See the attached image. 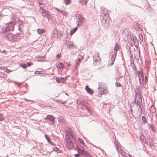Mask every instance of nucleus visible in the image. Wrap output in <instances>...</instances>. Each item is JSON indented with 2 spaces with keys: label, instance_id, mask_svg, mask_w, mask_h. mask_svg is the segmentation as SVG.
Masks as SVG:
<instances>
[{
  "label": "nucleus",
  "instance_id": "obj_1",
  "mask_svg": "<svg viewBox=\"0 0 157 157\" xmlns=\"http://www.w3.org/2000/svg\"><path fill=\"white\" fill-rule=\"evenodd\" d=\"M77 104L78 105V107L80 108L82 107V106H84L88 112V113L90 114H91V111H90V109L87 105L86 101L85 100L82 99L80 100L77 101Z\"/></svg>",
  "mask_w": 157,
  "mask_h": 157
},
{
  "label": "nucleus",
  "instance_id": "obj_2",
  "mask_svg": "<svg viewBox=\"0 0 157 157\" xmlns=\"http://www.w3.org/2000/svg\"><path fill=\"white\" fill-rule=\"evenodd\" d=\"M142 104L140 105V104H135V105H133L134 111L136 113L137 117L140 116L142 114Z\"/></svg>",
  "mask_w": 157,
  "mask_h": 157
},
{
  "label": "nucleus",
  "instance_id": "obj_3",
  "mask_svg": "<svg viewBox=\"0 0 157 157\" xmlns=\"http://www.w3.org/2000/svg\"><path fill=\"white\" fill-rule=\"evenodd\" d=\"M77 26H81L85 21V19L81 14H77L75 15Z\"/></svg>",
  "mask_w": 157,
  "mask_h": 157
},
{
  "label": "nucleus",
  "instance_id": "obj_4",
  "mask_svg": "<svg viewBox=\"0 0 157 157\" xmlns=\"http://www.w3.org/2000/svg\"><path fill=\"white\" fill-rule=\"evenodd\" d=\"M135 104H142V99L140 91L136 92L135 98L134 100Z\"/></svg>",
  "mask_w": 157,
  "mask_h": 157
},
{
  "label": "nucleus",
  "instance_id": "obj_5",
  "mask_svg": "<svg viewBox=\"0 0 157 157\" xmlns=\"http://www.w3.org/2000/svg\"><path fill=\"white\" fill-rule=\"evenodd\" d=\"M53 33L52 34V37L56 38H59L62 36V33L61 31H59L57 29H53Z\"/></svg>",
  "mask_w": 157,
  "mask_h": 157
},
{
  "label": "nucleus",
  "instance_id": "obj_6",
  "mask_svg": "<svg viewBox=\"0 0 157 157\" xmlns=\"http://www.w3.org/2000/svg\"><path fill=\"white\" fill-rule=\"evenodd\" d=\"M117 54L114 53L113 51H112L110 52V55L109 56V58L110 59V61H109V64H110V65H112L115 60Z\"/></svg>",
  "mask_w": 157,
  "mask_h": 157
},
{
  "label": "nucleus",
  "instance_id": "obj_7",
  "mask_svg": "<svg viewBox=\"0 0 157 157\" xmlns=\"http://www.w3.org/2000/svg\"><path fill=\"white\" fill-rule=\"evenodd\" d=\"M108 12L109 11L106 8H102L100 12L101 17H109V15L108 14Z\"/></svg>",
  "mask_w": 157,
  "mask_h": 157
},
{
  "label": "nucleus",
  "instance_id": "obj_8",
  "mask_svg": "<svg viewBox=\"0 0 157 157\" xmlns=\"http://www.w3.org/2000/svg\"><path fill=\"white\" fill-rule=\"evenodd\" d=\"M116 148L117 152L119 153H121L122 156L124 157L125 156H126V155L125 154L124 152L122 150L118 142L116 144Z\"/></svg>",
  "mask_w": 157,
  "mask_h": 157
},
{
  "label": "nucleus",
  "instance_id": "obj_9",
  "mask_svg": "<svg viewBox=\"0 0 157 157\" xmlns=\"http://www.w3.org/2000/svg\"><path fill=\"white\" fill-rule=\"evenodd\" d=\"M55 118L52 115H48L44 118L46 120H49L52 122V124H53L55 123Z\"/></svg>",
  "mask_w": 157,
  "mask_h": 157
},
{
  "label": "nucleus",
  "instance_id": "obj_10",
  "mask_svg": "<svg viewBox=\"0 0 157 157\" xmlns=\"http://www.w3.org/2000/svg\"><path fill=\"white\" fill-rule=\"evenodd\" d=\"M131 40L134 43L135 46L137 47L139 44V40H137L136 36L132 35L131 36Z\"/></svg>",
  "mask_w": 157,
  "mask_h": 157
},
{
  "label": "nucleus",
  "instance_id": "obj_11",
  "mask_svg": "<svg viewBox=\"0 0 157 157\" xmlns=\"http://www.w3.org/2000/svg\"><path fill=\"white\" fill-rule=\"evenodd\" d=\"M138 77L140 83L141 84L144 81V75L143 72H139Z\"/></svg>",
  "mask_w": 157,
  "mask_h": 157
},
{
  "label": "nucleus",
  "instance_id": "obj_12",
  "mask_svg": "<svg viewBox=\"0 0 157 157\" xmlns=\"http://www.w3.org/2000/svg\"><path fill=\"white\" fill-rule=\"evenodd\" d=\"M76 149L78 151V153L83 154L84 155V151H85L83 150V147L81 146H80L79 147H78L77 145Z\"/></svg>",
  "mask_w": 157,
  "mask_h": 157
},
{
  "label": "nucleus",
  "instance_id": "obj_13",
  "mask_svg": "<svg viewBox=\"0 0 157 157\" xmlns=\"http://www.w3.org/2000/svg\"><path fill=\"white\" fill-rule=\"evenodd\" d=\"M40 12H41L42 15L44 17H46L49 13L48 11L43 9L40 8Z\"/></svg>",
  "mask_w": 157,
  "mask_h": 157
},
{
  "label": "nucleus",
  "instance_id": "obj_14",
  "mask_svg": "<svg viewBox=\"0 0 157 157\" xmlns=\"http://www.w3.org/2000/svg\"><path fill=\"white\" fill-rule=\"evenodd\" d=\"M65 138L66 141L65 145L67 148L69 149V132L67 131L66 132Z\"/></svg>",
  "mask_w": 157,
  "mask_h": 157
},
{
  "label": "nucleus",
  "instance_id": "obj_15",
  "mask_svg": "<svg viewBox=\"0 0 157 157\" xmlns=\"http://www.w3.org/2000/svg\"><path fill=\"white\" fill-rule=\"evenodd\" d=\"M13 35L10 33L8 34L7 36H5L6 39L10 41L13 42Z\"/></svg>",
  "mask_w": 157,
  "mask_h": 157
},
{
  "label": "nucleus",
  "instance_id": "obj_16",
  "mask_svg": "<svg viewBox=\"0 0 157 157\" xmlns=\"http://www.w3.org/2000/svg\"><path fill=\"white\" fill-rule=\"evenodd\" d=\"M11 30V29H10V28L7 27L6 28L2 29L1 32V33L2 34L6 33L9 31H10Z\"/></svg>",
  "mask_w": 157,
  "mask_h": 157
},
{
  "label": "nucleus",
  "instance_id": "obj_17",
  "mask_svg": "<svg viewBox=\"0 0 157 157\" xmlns=\"http://www.w3.org/2000/svg\"><path fill=\"white\" fill-rule=\"evenodd\" d=\"M68 38V35H67V34L65 35V37H64V39H63V41L64 43V44H66V45L68 47L69 46V40H67Z\"/></svg>",
  "mask_w": 157,
  "mask_h": 157
},
{
  "label": "nucleus",
  "instance_id": "obj_18",
  "mask_svg": "<svg viewBox=\"0 0 157 157\" xmlns=\"http://www.w3.org/2000/svg\"><path fill=\"white\" fill-rule=\"evenodd\" d=\"M13 42H15L17 40L20 38V34L19 33L13 35Z\"/></svg>",
  "mask_w": 157,
  "mask_h": 157
},
{
  "label": "nucleus",
  "instance_id": "obj_19",
  "mask_svg": "<svg viewBox=\"0 0 157 157\" xmlns=\"http://www.w3.org/2000/svg\"><path fill=\"white\" fill-rule=\"evenodd\" d=\"M16 23L14 21H11L10 22L7 23L6 26L10 28L11 27H12L14 25H15Z\"/></svg>",
  "mask_w": 157,
  "mask_h": 157
},
{
  "label": "nucleus",
  "instance_id": "obj_20",
  "mask_svg": "<svg viewBox=\"0 0 157 157\" xmlns=\"http://www.w3.org/2000/svg\"><path fill=\"white\" fill-rule=\"evenodd\" d=\"M45 137L46 139L47 140L48 143L51 144L52 145L55 146V145L53 142H52L50 139L49 136L47 135H45Z\"/></svg>",
  "mask_w": 157,
  "mask_h": 157
},
{
  "label": "nucleus",
  "instance_id": "obj_21",
  "mask_svg": "<svg viewBox=\"0 0 157 157\" xmlns=\"http://www.w3.org/2000/svg\"><path fill=\"white\" fill-rule=\"evenodd\" d=\"M85 89L86 91L90 94H92L93 93V91L90 89L87 85L86 86Z\"/></svg>",
  "mask_w": 157,
  "mask_h": 157
},
{
  "label": "nucleus",
  "instance_id": "obj_22",
  "mask_svg": "<svg viewBox=\"0 0 157 157\" xmlns=\"http://www.w3.org/2000/svg\"><path fill=\"white\" fill-rule=\"evenodd\" d=\"M108 17H109L106 16L101 17V19L102 23L103 24H105L106 23L107 21V18Z\"/></svg>",
  "mask_w": 157,
  "mask_h": 157
},
{
  "label": "nucleus",
  "instance_id": "obj_23",
  "mask_svg": "<svg viewBox=\"0 0 157 157\" xmlns=\"http://www.w3.org/2000/svg\"><path fill=\"white\" fill-rule=\"evenodd\" d=\"M119 49V46L118 44L116 43L114 49L112 51L114 53H115L116 54L117 53V51H118Z\"/></svg>",
  "mask_w": 157,
  "mask_h": 157
},
{
  "label": "nucleus",
  "instance_id": "obj_24",
  "mask_svg": "<svg viewBox=\"0 0 157 157\" xmlns=\"http://www.w3.org/2000/svg\"><path fill=\"white\" fill-rule=\"evenodd\" d=\"M56 80L58 82H64V78L63 77H57L56 78Z\"/></svg>",
  "mask_w": 157,
  "mask_h": 157
},
{
  "label": "nucleus",
  "instance_id": "obj_25",
  "mask_svg": "<svg viewBox=\"0 0 157 157\" xmlns=\"http://www.w3.org/2000/svg\"><path fill=\"white\" fill-rule=\"evenodd\" d=\"M140 140L142 141L143 143H146V144H147V142L145 139L143 135L142 134L141 135H140Z\"/></svg>",
  "mask_w": 157,
  "mask_h": 157
},
{
  "label": "nucleus",
  "instance_id": "obj_26",
  "mask_svg": "<svg viewBox=\"0 0 157 157\" xmlns=\"http://www.w3.org/2000/svg\"><path fill=\"white\" fill-rule=\"evenodd\" d=\"M57 67L60 69H62L64 67L63 64L61 62H58L56 64Z\"/></svg>",
  "mask_w": 157,
  "mask_h": 157
},
{
  "label": "nucleus",
  "instance_id": "obj_27",
  "mask_svg": "<svg viewBox=\"0 0 157 157\" xmlns=\"http://www.w3.org/2000/svg\"><path fill=\"white\" fill-rule=\"evenodd\" d=\"M100 58L99 56H97V57H93V60L95 62H99L100 61Z\"/></svg>",
  "mask_w": 157,
  "mask_h": 157
},
{
  "label": "nucleus",
  "instance_id": "obj_28",
  "mask_svg": "<svg viewBox=\"0 0 157 157\" xmlns=\"http://www.w3.org/2000/svg\"><path fill=\"white\" fill-rule=\"evenodd\" d=\"M17 23L15 24V25H17V26H20V25H21L22 24V22L21 21V20H16L15 21H14Z\"/></svg>",
  "mask_w": 157,
  "mask_h": 157
},
{
  "label": "nucleus",
  "instance_id": "obj_29",
  "mask_svg": "<svg viewBox=\"0 0 157 157\" xmlns=\"http://www.w3.org/2000/svg\"><path fill=\"white\" fill-rule=\"evenodd\" d=\"M69 139H73L74 138L73 135L72 130L69 128Z\"/></svg>",
  "mask_w": 157,
  "mask_h": 157
},
{
  "label": "nucleus",
  "instance_id": "obj_30",
  "mask_svg": "<svg viewBox=\"0 0 157 157\" xmlns=\"http://www.w3.org/2000/svg\"><path fill=\"white\" fill-rule=\"evenodd\" d=\"M78 28L77 27H75L74 29H72L70 32V34L71 35L74 34L76 31L77 30Z\"/></svg>",
  "mask_w": 157,
  "mask_h": 157
},
{
  "label": "nucleus",
  "instance_id": "obj_31",
  "mask_svg": "<svg viewBox=\"0 0 157 157\" xmlns=\"http://www.w3.org/2000/svg\"><path fill=\"white\" fill-rule=\"evenodd\" d=\"M37 32L39 34H42L44 31V30L43 29H38L37 30Z\"/></svg>",
  "mask_w": 157,
  "mask_h": 157
},
{
  "label": "nucleus",
  "instance_id": "obj_32",
  "mask_svg": "<svg viewBox=\"0 0 157 157\" xmlns=\"http://www.w3.org/2000/svg\"><path fill=\"white\" fill-rule=\"evenodd\" d=\"M142 119L143 121V124H146L147 122V120L146 117L145 116H143L142 117Z\"/></svg>",
  "mask_w": 157,
  "mask_h": 157
},
{
  "label": "nucleus",
  "instance_id": "obj_33",
  "mask_svg": "<svg viewBox=\"0 0 157 157\" xmlns=\"http://www.w3.org/2000/svg\"><path fill=\"white\" fill-rule=\"evenodd\" d=\"M53 150L54 151H56L57 153H60L61 152V151L60 149L56 147H55L53 148Z\"/></svg>",
  "mask_w": 157,
  "mask_h": 157
},
{
  "label": "nucleus",
  "instance_id": "obj_34",
  "mask_svg": "<svg viewBox=\"0 0 157 157\" xmlns=\"http://www.w3.org/2000/svg\"><path fill=\"white\" fill-rule=\"evenodd\" d=\"M72 47H73L74 48H76V46H74V44L73 42H69V48H72Z\"/></svg>",
  "mask_w": 157,
  "mask_h": 157
},
{
  "label": "nucleus",
  "instance_id": "obj_35",
  "mask_svg": "<svg viewBox=\"0 0 157 157\" xmlns=\"http://www.w3.org/2000/svg\"><path fill=\"white\" fill-rule=\"evenodd\" d=\"M107 91L106 90L104 89L103 88L101 90L100 93L101 94H106L107 93Z\"/></svg>",
  "mask_w": 157,
  "mask_h": 157
},
{
  "label": "nucleus",
  "instance_id": "obj_36",
  "mask_svg": "<svg viewBox=\"0 0 157 157\" xmlns=\"http://www.w3.org/2000/svg\"><path fill=\"white\" fill-rule=\"evenodd\" d=\"M149 126L152 129L153 132H155V126L153 124H149Z\"/></svg>",
  "mask_w": 157,
  "mask_h": 157
},
{
  "label": "nucleus",
  "instance_id": "obj_37",
  "mask_svg": "<svg viewBox=\"0 0 157 157\" xmlns=\"http://www.w3.org/2000/svg\"><path fill=\"white\" fill-rule=\"evenodd\" d=\"M84 155L86 157H92L91 155L86 151H84Z\"/></svg>",
  "mask_w": 157,
  "mask_h": 157
},
{
  "label": "nucleus",
  "instance_id": "obj_38",
  "mask_svg": "<svg viewBox=\"0 0 157 157\" xmlns=\"http://www.w3.org/2000/svg\"><path fill=\"white\" fill-rule=\"evenodd\" d=\"M88 0H80L79 3L82 4H86L87 3Z\"/></svg>",
  "mask_w": 157,
  "mask_h": 157
},
{
  "label": "nucleus",
  "instance_id": "obj_39",
  "mask_svg": "<svg viewBox=\"0 0 157 157\" xmlns=\"http://www.w3.org/2000/svg\"><path fill=\"white\" fill-rule=\"evenodd\" d=\"M139 41L140 43H141L143 41V36L141 34H140L139 37Z\"/></svg>",
  "mask_w": 157,
  "mask_h": 157
},
{
  "label": "nucleus",
  "instance_id": "obj_40",
  "mask_svg": "<svg viewBox=\"0 0 157 157\" xmlns=\"http://www.w3.org/2000/svg\"><path fill=\"white\" fill-rule=\"evenodd\" d=\"M20 65L24 69H25L27 67V66H26V64H24L23 63H21Z\"/></svg>",
  "mask_w": 157,
  "mask_h": 157
},
{
  "label": "nucleus",
  "instance_id": "obj_41",
  "mask_svg": "<svg viewBox=\"0 0 157 157\" xmlns=\"http://www.w3.org/2000/svg\"><path fill=\"white\" fill-rule=\"evenodd\" d=\"M33 64V63L31 62H28L26 64L27 67H30Z\"/></svg>",
  "mask_w": 157,
  "mask_h": 157
},
{
  "label": "nucleus",
  "instance_id": "obj_42",
  "mask_svg": "<svg viewBox=\"0 0 157 157\" xmlns=\"http://www.w3.org/2000/svg\"><path fill=\"white\" fill-rule=\"evenodd\" d=\"M4 117H2V114L0 113V121H4Z\"/></svg>",
  "mask_w": 157,
  "mask_h": 157
},
{
  "label": "nucleus",
  "instance_id": "obj_43",
  "mask_svg": "<svg viewBox=\"0 0 157 157\" xmlns=\"http://www.w3.org/2000/svg\"><path fill=\"white\" fill-rule=\"evenodd\" d=\"M78 140L79 141L81 144H84V143L83 140L80 138H78Z\"/></svg>",
  "mask_w": 157,
  "mask_h": 157
},
{
  "label": "nucleus",
  "instance_id": "obj_44",
  "mask_svg": "<svg viewBox=\"0 0 157 157\" xmlns=\"http://www.w3.org/2000/svg\"><path fill=\"white\" fill-rule=\"evenodd\" d=\"M69 147H70V146L71 147H73V144L71 141V140H69Z\"/></svg>",
  "mask_w": 157,
  "mask_h": 157
},
{
  "label": "nucleus",
  "instance_id": "obj_45",
  "mask_svg": "<svg viewBox=\"0 0 157 157\" xmlns=\"http://www.w3.org/2000/svg\"><path fill=\"white\" fill-rule=\"evenodd\" d=\"M116 86L117 87H120L121 86V84L119 83L116 82L115 83Z\"/></svg>",
  "mask_w": 157,
  "mask_h": 157
},
{
  "label": "nucleus",
  "instance_id": "obj_46",
  "mask_svg": "<svg viewBox=\"0 0 157 157\" xmlns=\"http://www.w3.org/2000/svg\"><path fill=\"white\" fill-rule=\"evenodd\" d=\"M59 103H61V104H65L66 103V101H63L62 100H59Z\"/></svg>",
  "mask_w": 157,
  "mask_h": 157
},
{
  "label": "nucleus",
  "instance_id": "obj_47",
  "mask_svg": "<svg viewBox=\"0 0 157 157\" xmlns=\"http://www.w3.org/2000/svg\"><path fill=\"white\" fill-rule=\"evenodd\" d=\"M76 63H75V66H77L79 65V64L80 62L79 61H78V60L75 61Z\"/></svg>",
  "mask_w": 157,
  "mask_h": 157
},
{
  "label": "nucleus",
  "instance_id": "obj_48",
  "mask_svg": "<svg viewBox=\"0 0 157 157\" xmlns=\"http://www.w3.org/2000/svg\"><path fill=\"white\" fill-rule=\"evenodd\" d=\"M64 1L65 4L67 5L69 4V0H64Z\"/></svg>",
  "mask_w": 157,
  "mask_h": 157
},
{
  "label": "nucleus",
  "instance_id": "obj_49",
  "mask_svg": "<svg viewBox=\"0 0 157 157\" xmlns=\"http://www.w3.org/2000/svg\"><path fill=\"white\" fill-rule=\"evenodd\" d=\"M52 16L48 13L46 17L48 19V20H49V19Z\"/></svg>",
  "mask_w": 157,
  "mask_h": 157
},
{
  "label": "nucleus",
  "instance_id": "obj_50",
  "mask_svg": "<svg viewBox=\"0 0 157 157\" xmlns=\"http://www.w3.org/2000/svg\"><path fill=\"white\" fill-rule=\"evenodd\" d=\"M41 71H36L35 72V74H40L41 73Z\"/></svg>",
  "mask_w": 157,
  "mask_h": 157
},
{
  "label": "nucleus",
  "instance_id": "obj_51",
  "mask_svg": "<svg viewBox=\"0 0 157 157\" xmlns=\"http://www.w3.org/2000/svg\"><path fill=\"white\" fill-rule=\"evenodd\" d=\"M82 59V57L81 56H80V57L78 58L77 60H78V61H79L81 62V60Z\"/></svg>",
  "mask_w": 157,
  "mask_h": 157
},
{
  "label": "nucleus",
  "instance_id": "obj_52",
  "mask_svg": "<svg viewBox=\"0 0 157 157\" xmlns=\"http://www.w3.org/2000/svg\"><path fill=\"white\" fill-rule=\"evenodd\" d=\"M61 55L60 54H58L56 55V58H59L61 57Z\"/></svg>",
  "mask_w": 157,
  "mask_h": 157
},
{
  "label": "nucleus",
  "instance_id": "obj_53",
  "mask_svg": "<svg viewBox=\"0 0 157 157\" xmlns=\"http://www.w3.org/2000/svg\"><path fill=\"white\" fill-rule=\"evenodd\" d=\"M74 155H75V157H80V155L78 153L75 154Z\"/></svg>",
  "mask_w": 157,
  "mask_h": 157
},
{
  "label": "nucleus",
  "instance_id": "obj_54",
  "mask_svg": "<svg viewBox=\"0 0 157 157\" xmlns=\"http://www.w3.org/2000/svg\"><path fill=\"white\" fill-rule=\"evenodd\" d=\"M59 12L60 13H62V14H64V11H63L60 10H59Z\"/></svg>",
  "mask_w": 157,
  "mask_h": 157
},
{
  "label": "nucleus",
  "instance_id": "obj_55",
  "mask_svg": "<svg viewBox=\"0 0 157 157\" xmlns=\"http://www.w3.org/2000/svg\"><path fill=\"white\" fill-rule=\"evenodd\" d=\"M10 71L9 69H7L6 70V72L7 73H10V71Z\"/></svg>",
  "mask_w": 157,
  "mask_h": 157
},
{
  "label": "nucleus",
  "instance_id": "obj_56",
  "mask_svg": "<svg viewBox=\"0 0 157 157\" xmlns=\"http://www.w3.org/2000/svg\"><path fill=\"white\" fill-rule=\"evenodd\" d=\"M18 30L20 31H21V27H18Z\"/></svg>",
  "mask_w": 157,
  "mask_h": 157
},
{
  "label": "nucleus",
  "instance_id": "obj_57",
  "mask_svg": "<svg viewBox=\"0 0 157 157\" xmlns=\"http://www.w3.org/2000/svg\"><path fill=\"white\" fill-rule=\"evenodd\" d=\"M2 53H4L6 52V51L5 50H4L3 51L1 52Z\"/></svg>",
  "mask_w": 157,
  "mask_h": 157
},
{
  "label": "nucleus",
  "instance_id": "obj_58",
  "mask_svg": "<svg viewBox=\"0 0 157 157\" xmlns=\"http://www.w3.org/2000/svg\"><path fill=\"white\" fill-rule=\"evenodd\" d=\"M116 80L117 81H119V78H116Z\"/></svg>",
  "mask_w": 157,
  "mask_h": 157
},
{
  "label": "nucleus",
  "instance_id": "obj_59",
  "mask_svg": "<svg viewBox=\"0 0 157 157\" xmlns=\"http://www.w3.org/2000/svg\"><path fill=\"white\" fill-rule=\"evenodd\" d=\"M134 70H136V67L134 64Z\"/></svg>",
  "mask_w": 157,
  "mask_h": 157
},
{
  "label": "nucleus",
  "instance_id": "obj_60",
  "mask_svg": "<svg viewBox=\"0 0 157 157\" xmlns=\"http://www.w3.org/2000/svg\"><path fill=\"white\" fill-rule=\"evenodd\" d=\"M45 56H40V57H41L42 58H44V57H45Z\"/></svg>",
  "mask_w": 157,
  "mask_h": 157
},
{
  "label": "nucleus",
  "instance_id": "obj_61",
  "mask_svg": "<svg viewBox=\"0 0 157 157\" xmlns=\"http://www.w3.org/2000/svg\"><path fill=\"white\" fill-rule=\"evenodd\" d=\"M56 10H57V11H58V12H59V9H58V8H56Z\"/></svg>",
  "mask_w": 157,
  "mask_h": 157
},
{
  "label": "nucleus",
  "instance_id": "obj_62",
  "mask_svg": "<svg viewBox=\"0 0 157 157\" xmlns=\"http://www.w3.org/2000/svg\"><path fill=\"white\" fill-rule=\"evenodd\" d=\"M128 155L129 156V157H132V156L131 155H130V154H128Z\"/></svg>",
  "mask_w": 157,
  "mask_h": 157
},
{
  "label": "nucleus",
  "instance_id": "obj_63",
  "mask_svg": "<svg viewBox=\"0 0 157 157\" xmlns=\"http://www.w3.org/2000/svg\"><path fill=\"white\" fill-rule=\"evenodd\" d=\"M66 14V13L65 12H64V14H63L64 15H65V14Z\"/></svg>",
  "mask_w": 157,
  "mask_h": 157
},
{
  "label": "nucleus",
  "instance_id": "obj_64",
  "mask_svg": "<svg viewBox=\"0 0 157 157\" xmlns=\"http://www.w3.org/2000/svg\"><path fill=\"white\" fill-rule=\"evenodd\" d=\"M139 54V56H140V50H139V54Z\"/></svg>",
  "mask_w": 157,
  "mask_h": 157
}]
</instances>
